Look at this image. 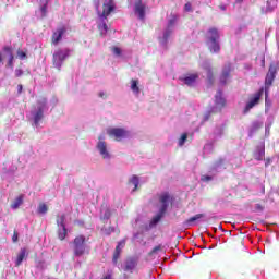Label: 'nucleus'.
<instances>
[{"mask_svg": "<svg viewBox=\"0 0 279 279\" xmlns=\"http://www.w3.org/2000/svg\"><path fill=\"white\" fill-rule=\"evenodd\" d=\"M220 10L225 11L226 10V5H220Z\"/></svg>", "mask_w": 279, "mask_h": 279, "instance_id": "51", "label": "nucleus"}, {"mask_svg": "<svg viewBox=\"0 0 279 279\" xmlns=\"http://www.w3.org/2000/svg\"><path fill=\"white\" fill-rule=\"evenodd\" d=\"M110 209L104 207L100 211V219L108 220L110 219Z\"/></svg>", "mask_w": 279, "mask_h": 279, "instance_id": "31", "label": "nucleus"}, {"mask_svg": "<svg viewBox=\"0 0 279 279\" xmlns=\"http://www.w3.org/2000/svg\"><path fill=\"white\" fill-rule=\"evenodd\" d=\"M215 104L216 108L211 110V112H218V110H221L223 106H226V99L223 98L221 90H218L215 96Z\"/></svg>", "mask_w": 279, "mask_h": 279, "instance_id": "12", "label": "nucleus"}, {"mask_svg": "<svg viewBox=\"0 0 279 279\" xmlns=\"http://www.w3.org/2000/svg\"><path fill=\"white\" fill-rule=\"evenodd\" d=\"M58 238L60 241H64L66 239V227H58Z\"/></svg>", "mask_w": 279, "mask_h": 279, "instance_id": "30", "label": "nucleus"}, {"mask_svg": "<svg viewBox=\"0 0 279 279\" xmlns=\"http://www.w3.org/2000/svg\"><path fill=\"white\" fill-rule=\"evenodd\" d=\"M112 53H114V54L118 56V57L121 56V53H122V52H121V48H119V47H113V48H112Z\"/></svg>", "mask_w": 279, "mask_h": 279, "instance_id": "36", "label": "nucleus"}, {"mask_svg": "<svg viewBox=\"0 0 279 279\" xmlns=\"http://www.w3.org/2000/svg\"><path fill=\"white\" fill-rule=\"evenodd\" d=\"M47 98L40 97L37 100L36 107L31 110V121H33L35 128L40 125V122L45 119V112H47Z\"/></svg>", "mask_w": 279, "mask_h": 279, "instance_id": "2", "label": "nucleus"}, {"mask_svg": "<svg viewBox=\"0 0 279 279\" xmlns=\"http://www.w3.org/2000/svg\"><path fill=\"white\" fill-rule=\"evenodd\" d=\"M189 138V135L186 133L182 134L179 140V146L182 147L184 143H186V140Z\"/></svg>", "mask_w": 279, "mask_h": 279, "instance_id": "34", "label": "nucleus"}, {"mask_svg": "<svg viewBox=\"0 0 279 279\" xmlns=\"http://www.w3.org/2000/svg\"><path fill=\"white\" fill-rule=\"evenodd\" d=\"M260 128H263V122H253L251 126V132H256L257 130H260Z\"/></svg>", "mask_w": 279, "mask_h": 279, "instance_id": "33", "label": "nucleus"}, {"mask_svg": "<svg viewBox=\"0 0 279 279\" xmlns=\"http://www.w3.org/2000/svg\"><path fill=\"white\" fill-rule=\"evenodd\" d=\"M125 247V240H122L118 243L114 254H113V263L117 265V260H119V256H121V250Z\"/></svg>", "mask_w": 279, "mask_h": 279, "instance_id": "19", "label": "nucleus"}, {"mask_svg": "<svg viewBox=\"0 0 279 279\" xmlns=\"http://www.w3.org/2000/svg\"><path fill=\"white\" fill-rule=\"evenodd\" d=\"M202 69H204V71H206V73H207V80H208L209 82H213L214 77H213V68L210 66V61L205 60V61L202 63Z\"/></svg>", "mask_w": 279, "mask_h": 279, "instance_id": "17", "label": "nucleus"}, {"mask_svg": "<svg viewBox=\"0 0 279 279\" xmlns=\"http://www.w3.org/2000/svg\"><path fill=\"white\" fill-rule=\"evenodd\" d=\"M107 134L110 138H114L117 142H121L124 138H130L132 136V132L125 128H110L107 130Z\"/></svg>", "mask_w": 279, "mask_h": 279, "instance_id": "5", "label": "nucleus"}, {"mask_svg": "<svg viewBox=\"0 0 279 279\" xmlns=\"http://www.w3.org/2000/svg\"><path fill=\"white\" fill-rule=\"evenodd\" d=\"M201 180H202L203 182H210V180H213V177H210V175H203V177L201 178Z\"/></svg>", "mask_w": 279, "mask_h": 279, "instance_id": "40", "label": "nucleus"}, {"mask_svg": "<svg viewBox=\"0 0 279 279\" xmlns=\"http://www.w3.org/2000/svg\"><path fill=\"white\" fill-rule=\"evenodd\" d=\"M25 256H27V248H21L15 260V267L22 265L23 260H25Z\"/></svg>", "mask_w": 279, "mask_h": 279, "instance_id": "21", "label": "nucleus"}, {"mask_svg": "<svg viewBox=\"0 0 279 279\" xmlns=\"http://www.w3.org/2000/svg\"><path fill=\"white\" fill-rule=\"evenodd\" d=\"M66 32V28L62 27L59 28L56 33L52 35V43L53 45H58L59 40H62V36H64Z\"/></svg>", "mask_w": 279, "mask_h": 279, "instance_id": "18", "label": "nucleus"}, {"mask_svg": "<svg viewBox=\"0 0 279 279\" xmlns=\"http://www.w3.org/2000/svg\"><path fill=\"white\" fill-rule=\"evenodd\" d=\"M48 5H49V0H40L39 12L41 14V19H45V16H47Z\"/></svg>", "mask_w": 279, "mask_h": 279, "instance_id": "22", "label": "nucleus"}, {"mask_svg": "<svg viewBox=\"0 0 279 279\" xmlns=\"http://www.w3.org/2000/svg\"><path fill=\"white\" fill-rule=\"evenodd\" d=\"M202 217H204V214H197L194 217H191L185 221V226L187 227L195 226V221H198V219H202Z\"/></svg>", "mask_w": 279, "mask_h": 279, "instance_id": "25", "label": "nucleus"}, {"mask_svg": "<svg viewBox=\"0 0 279 279\" xmlns=\"http://www.w3.org/2000/svg\"><path fill=\"white\" fill-rule=\"evenodd\" d=\"M48 210H49V207L47 206V204L40 203V204L38 205L37 213H38L39 215H47Z\"/></svg>", "mask_w": 279, "mask_h": 279, "instance_id": "29", "label": "nucleus"}, {"mask_svg": "<svg viewBox=\"0 0 279 279\" xmlns=\"http://www.w3.org/2000/svg\"><path fill=\"white\" fill-rule=\"evenodd\" d=\"M159 202H160L159 213L153 218L151 220L153 226H156V223H158L167 213V208H169V204L171 202V196L169 195V193L165 192L160 195Z\"/></svg>", "mask_w": 279, "mask_h": 279, "instance_id": "4", "label": "nucleus"}, {"mask_svg": "<svg viewBox=\"0 0 279 279\" xmlns=\"http://www.w3.org/2000/svg\"><path fill=\"white\" fill-rule=\"evenodd\" d=\"M70 50L64 48V49H58L53 53L52 62L53 66L60 71L62 69V64H64V60L69 58Z\"/></svg>", "mask_w": 279, "mask_h": 279, "instance_id": "7", "label": "nucleus"}, {"mask_svg": "<svg viewBox=\"0 0 279 279\" xmlns=\"http://www.w3.org/2000/svg\"><path fill=\"white\" fill-rule=\"evenodd\" d=\"M255 210H258L259 213H262V210H264L263 205L256 204V205H255Z\"/></svg>", "mask_w": 279, "mask_h": 279, "instance_id": "44", "label": "nucleus"}, {"mask_svg": "<svg viewBox=\"0 0 279 279\" xmlns=\"http://www.w3.org/2000/svg\"><path fill=\"white\" fill-rule=\"evenodd\" d=\"M114 0H102V12L98 11V16L101 21V23L98 24L100 36H106V34H108V24H106V21L108 20V16L114 12Z\"/></svg>", "mask_w": 279, "mask_h": 279, "instance_id": "1", "label": "nucleus"}, {"mask_svg": "<svg viewBox=\"0 0 279 279\" xmlns=\"http://www.w3.org/2000/svg\"><path fill=\"white\" fill-rule=\"evenodd\" d=\"M236 3H243V0H235Z\"/></svg>", "mask_w": 279, "mask_h": 279, "instance_id": "52", "label": "nucleus"}, {"mask_svg": "<svg viewBox=\"0 0 279 279\" xmlns=\"http://www.w3.org/2000/svg\"><path fill=\"white\" fill-rule=\"evenodd\" d=\"M178 21V16L173 15L172 19L168 21V26L163 32L162 38L160 39V45L165 47L167 45V40H169L171 34H173V27Z\"/></svg>", "mask_w": 279, "mask_h": 279, "instance_id": "8", "label": "nucleus"}, {"mask_svg": "<svg viewBox=\"0 0 279 279\" xmlns=\"http://www.w3.org/2000/svg\"><path fill=\"white\" fill-rule=\"evenodd\" d=\"M207 47L210 53H219V51H221V46L219 45V41H207Z\"/></svg>", "mask_w": 279, "mask_h": 279, "instance_id": "20", "label": "nucleus"}, {"mask_svg": "<svg viewBox=\"0 0 279 279\" xmlns=\"http://www.w3.org/2000/svg\"><path fill=\"white\" fill-rule=\"evenodd\" d=\"M198 77L199 76L197 74H192L190 76L184 77L183 82L184 84H186V86H193Z\"/></svg>", "mask_w": 279, "mask_h": 279, "instance_id": "23", "label": "nucleus"}, {"mask_svg": "<svg viewBox=\"0 0 279 279\" xmlns=\"http://www.w3.org/2000/svg\"><path fill=\"white\" fill-rule=\"evenodd\" d=\"M3 51L7 56V58H9L8 66H10L12 69L14 66V54L12 53V47L5 46L3 48Z\"/></svg>", "mask_w": 279, "mask_h": 279, "instance_id": "16", "label": "nucleus"}, {"mask_svg": "<svg viewBox=\"0 0 279 279\" xmlns=\"http://www.w3.org/2000/svg\"><path fill=\"white\" fill-rule=\"evenodd\" d=\"M22 204H23V195H20V196H17V197L13 201V203L11 204V208H12L13 210H16V209H19V208L21 207Z\"/></svg>", "mask_w": 279, "mask_h": 279, "instance_id": "27", "label": "nucleus"}, {"mask_svg": "<svg viewBox=\"0 0 279 279\" xmlns=\"http://www.w3.org/2000/svg\"><path fill=\"white\" fill-rule=\"evenodd\" d=\"M221 165H223V160L222 159L217 161V163L215 165V169H219V167H221Z\"/></svg>", "mask_w": 279, "mask_h": 279, "instance_id": "45", "label": "nucleus"}, {"mask_svg": "<svg viewBox=\"0 0 279 279\" xmlns=\"http://www.w3.org/2000/svg\"><path fill=\"white\" fill-rule=\"evenodd\" d=\"M64 221H66V215L62 214L57 216L58 228H66V226L64 225Z\"/></svg>", "mask_w": 279, "mask_h": 279, "instance_id": "28", "label": "nucleus"}, {"mask_svg": "<svg viewBox=\"0 0 279 279\" xmlns=\"http://www.w3.org/2000/svg\"><path fill=\"white\" fill-rule=\"evenodd\" d=\"M277 73H278V66H276V64L274 63L270 64L268 73L266 75V80H265L266 92H267V88H269V86L274 84Z\"/></svg>", "mask_w": 279, "mask_h": 279, "instance_id": "11", "label": "nucleus"}, {"mask_svg": "<svg viewBox=\"0 0 279 279\" xmlns=\"http://www.w3.org/2000/svg\"><path fill=\"white\" fill-rule=\"evenodd\" d=\"M21 75H23V70L16 69L15 70V77H21Z\"/></svg>", "mask_w": 279, "mask_h": 279, "instance_id": "43", "label": "nucleus"}, {"mask_svg": "<svg viewBox=\"0 0 279 279\" xmlns=\"http://www.w3.org/2000/svg\"><path fill=\"white\" fill-rule=\"evenodd\" d=\"M205 121H208V116H205Z\"/></svg>", "mask_w": 279, "mask_h": 279, "instance_id": "54", "label": "nucleus"}, {"mask_svg": "<svg viewBox=\"0 0 279 279\" xmlns=\"http://www.w3.org/2000/svg\"><path fill=\"white\" fill-rule=\"evenodd\" d=\"M147 10V4L143 3V0H135L134 12L140 21H145V12Z\"/></svg>", "mask_w": 279, "mask_h": 279, "instance_id": "10", "label": "nucleus"}, {"mask_svg": "<svg viewBox=\"0 0 279 279\" xmlns=\"http://www.w3.org/2000/svg\"><path fill=\"white\" fill-rule=\"evenodd\" d=\"M1 62H3V53L2 52H0V64H1Z\"/></svg>", "mask_w": 279, "mask_h": 279, "instance_id": "49", "label": "nucleus"}, {"mask_svg": "<svg viewBox=\"0 0 279 279\" xmlns=\"http://www.w3.org/2000/svg\"><path fill=\"white\" fill-rule=\"evenodd\" d=\"M23 93V85H17V94L21 95Z\"/></svg>", "mask_w": 279, "mask_h": 279, "instance_id": "47", "label": "nucleus"}, {"mask_svg": "<svg viewBox=\"0 0 279 279\" xmlns=\"http://www.w3.org/2000/svg\"><path fill=\"white\" fill-rule=\"evenodd\" d=\"M160 250H162V247H161L160 245L155 246V247L153 248V251L150 252V254H158V252H160Z\"/></svg>", "mask_w": 279, "mask_h": 279, "instance_id": "41", "label": "nucleus"}, {"mask_svg": "<svg viewBox=\"0 0 279 279\" xmlns=\"http://www.w3.org/2000/svg\"><path fill=\"white\" fill-rule=\"evenodd\" d=\"M102 279H112V275H107Z\"/></svg>", "mask_w": 279, "mask_h": 279, "instance_id": "48", "label": "nucleus"}, {"mask_svg": "<svg viewBox=\"0 0 279 279\" xmlns=\"http://www.w3.org/2000/svg\"><path fill=\"white\" fill-rule=\"evenodd\" d=\"M17 56H19L20 60H25V58H27V54L21 50L17 51Z\"/></svg>", "mask_w": 279, "mask_h": 279, "instance_id": "38", "label": "nucleus"}, {"mask_svg": "<svg viewBox=\"0 0 279 279\" xmlns=\"http://www.w3.org/2000/svg\"><path fill=\"white\" fill-rule=\"evenodd\" d=\"M129 184H132L134 186L133 192L138 190V184H141V179H138V175L134 174L130 178Z\"/></svg>", "mask_w": 279, "mask_h": 279, "instance_id": "24", "label": "nucleus"}, {"mask_svg": "<svg viewBox=\"0 0 279 279\" xmlns=\"http://www.w3.org/2000/svg\"><path fill=\"white\" fill-rule=\"evenodd\" d=\"M131 90L136 96L141 95V88L138 87V80H132L131 81Z\"/></svg>", "mask_w": 279, "mask_h": 279, "instance_id": "26", "label": "nucleus"}, {"mask_svg": "<svg viewBox=\"0 0 279 279\" xmlns=\"http://www.w3.org/2000/svg\"><path fill=\"white\" fill-rule=\"evenodd\" d=\"M184 10H185V12H193V7L191 5L190 2L185 3Z\"/></svg>", "mask_w": 279, "mask_h": 279, "instance_id": "37", "label": "nucleus"}, {"mask_svg": "<svg viewBox=\"0 0 279 279\" xmlns=\"http://www.w3.org/2000/svg\"><path fill=\"white\" fill-rule=\"evenodd\" d=\"M254 158L255 160H263V158H265V148L258 147Z\"/></svg>", "mask_w": 279, "mask_h": 279, "instance_id": "32", "label": "nucleus"}, {"mask_svg": "<svg viewBox=\"0 0 279 279\" xmlns=\"http://www.w3.org/2000/svg\"><path fill=\"white\" fill-rule=\"evenodd\" d=\"M265 130H266V134H269V132H270V130H271V122L268 123V124H266Z\"/></svg>", "mask_w": 279, "mask_h": 279, "instance_id": "46", "label": "nucleus"}, {"mask_svg": "<svg viewBox=\"0 0 279 279\" xmlns=\"http://www.w3.org/2000/svg\"><path fill=\"white\" fill-rule=\"evenodd\" d=\"M137 265H138V263L136 262V259L129 258L124 263L123 270L129 272V274H132L134 271V269H136Z\"/></svg>", "mask_w": 279, "mask_h": 279, "instance_id": "15", "label": "nucleus"}, {"mask_svg": "<svg viewBox=\"0 0 279 279\" xmlns=\"http://www.w3.org/2000/svg\"><path fill=\"white\" fill-rule=\"evenodd\" d=\"M230 71H232V66L230 64L223 66L222 73L220 75V84H228V80H230Z\"/></svg>", "mask_w": 279, "mask_h": 279, "instance_id": "13", "label": "nucleus"}, {"mask_svg": "<svg viewBox=\"0 0 279 279\" xmlns=\"http://www.w3.org/2000/svg\"><path fill=\"white\" fill-rule=\"evenodd\" d=\"M73 254L76 258L84 256L86 254V238L84 235H78L73 241Z\"/></svg>", "mask_w": 279, "mask_h": 279, "instance_id": "6", "label": "nucleus"}, {"mask_svg": "<svg viewBox=\"0 0 279 279\" xmlns=\"http://www.w3.org/2000/svg\"><path fill=\"white\" fill-rule=\"evenodd\" d=\"M98 97H100V99H108V94L106 92H99Z\"/></svg>", "mask_w": 279, "mask_h": 279, "instance_id": "39", "label": "nucleus"}, {"mask_svg": "<svg viewBox=\"0 0 279 279\" xmlns=\"http://www.w3.org/2000/svg\"><path fill=\"white\" fill-rule=\"evenodd\" d=\"M112 232H114V229L112 227L102 229V233L107 234V236L112 234Z\"/></svg>", "mask_w": 279, "mask_h": 279, "instance_id": "35", "label": "nucleus"}, {"mask_svg": "<svg viewBox=\"0 0 279 279\" xmlns=\"http://www.w3.org/2000/svg\"><path fill=\"white\" fill-rule=\"evenodd\" d=\"M219 41V31L216 27H211L207 31V43Z\"/></svg>", "mask_w": 279, "mask_h": 279, "instance_id": "14", "label": "nucleus"}, {"mask_svg": "<svg viewBox=\"0 0 279 279\" xmlns=\"http://www.w3.org/2000/svg\"><path fill=\"white\" fill-rule=\"evenodd\" d=\"M96 151L102 158V160H112V153L110 151V145L106 142V135L100 134L98 142L96 143Z\"/></svg>", "mask_w": 279, "mask_h": 279, "instance_id": "3", "label": "nucleus"}, {"mask_svg": "<svg viewBox=\"0 0 279 279\" xmlns=\"http://www.w3.org/2000/svg\"><path fill=\"white\" fill-rule=\"evenodd\" d=\"M216 134H219V136H221V134H223V130L220 129L218 133L216 132Z\"/></svg>", "mask_w": 279, "mask_h": 279, "instance_id": "50", "label": "nucleus"}, {"mask_svg": "<svg viewBox=\"0 0 279 279\" xmlns=\"http://www.w3.org/2000/svg\"><path fill=\"white\" fill-rule=\"evenodd\" d=\"M96 10H99V3L96 4Z\"/></svg>", "mask_w": 279, "mask_h": 279, "instance_id": "53", "label": "nucleus"}, {"mask_svg": "<svg viewBox=\"0 0 279 279\" xmlns=\"http://www.w3.org/2000/svg\"><path fill=\"white\" fill-rule=\"evenodd\" d=\"M260 97H263V89L256 92L253 96L248 98V101L246 102V106L243 110V114H247V112H250L252 108L258 106V104H260Z\"/></svg>", "mask_w": 279, "mask_h": 279, "instance_id": "9", "label": "nucleus"}, {"mask_svg": "<svg viewBox=\"0 0 279 279\" xmlns=\"http://www.w3.org/2000/svg\"><path fill=\"white\" fill-rule=\"evenodd\" d=\"M12 241H13V243H16L19 241V232L14 231Z\"/></svg>", "mask_w": 279, "mask_h": 279, "instance_id": "42", "label": "nucleus"}]
</instances>
